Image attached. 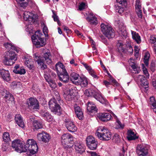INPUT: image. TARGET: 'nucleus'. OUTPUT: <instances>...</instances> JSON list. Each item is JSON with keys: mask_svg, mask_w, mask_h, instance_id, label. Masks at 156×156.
Wrapping results in <instances>:
<instances>
[{"mask_svg": "<svg viewBox=\"0 0 156 156\" xmlns=\"http://www.w3.org/2000/svg\"><path fill=\"white\" fill-rule=\"evenodd\" d=\"M48 105L51 112L58 115L61 114V108L59 105L56 103L55 98L51 99L48 102Z\"/></svg>", "mask_w": 156, "mask_h": 156, "instance_id": "6", "label": "nucleus"}, {"mask_svg": "<svg viewBox=\"0 0 156 156\" xmlns=\"http://www.w3.org/2000/svg\"><path fill=\"white\" fill-rule=\"evenodd\" d=\"M80 77L78 74L74 72L72 73L70 76V80L73 84L77 85L79 80Z\"/></svg>", "mask_w": 156, "mask_h": 156, "instance_id": "23", "label": "nucleus"}, {"mask_svg": "<svg viewBox=\"0 0 156 156\" xmlns=\"http://www.w3.org/2000/svg\"><path fill=\"white\" fill-rule=\"evenodd\" d=\"M46 50L47 51L44 53L43 58H40L36 60L37 63L41 66V68L42 69L45 70L47 68L46 65L44 64V62L45 61L48 64H50L52 62L51 59V54L48 50Z\"/></svg>", "mask_w": 156, "mask_h": 156, "instance_id": "3", "label": "nucleus"}, {"mask_svg": "<svg viewBox=\"0 0 156 156\" xmlns=\"http://www.w3.org/2000/svg\"><path fill=\"white\" fill-rule=\"evenodd\" d=\"M0 92L2 96H5V95H6L7 94H8V93H9L5 89H2L1 90Z\"/></svg>", "mask_w": 156, "mask_h": 156, "instance_id": "58", "label": "nucleus"}, {"mask_svg": "<svg viewBox=\"0 0 156 156\" xmlns=\"http://www.w3.org/2000/svg\"><path fill=\"white\" fill-rule=\"evenodd\" d=\"M21 145L20 146V148L21 149L23 150V151H21V153L23 152H26L27 151V148H26V144L21 142Z\"/></svg>", "mask_w": 156, "mask_h": 156, "instance_id": "57", "label": "nucleus"}, {"mask_svg": "<svg viewBox=\"0 0 156 156\" xmlns=\"http://www.w3.org/2000/svg\"><path fill=\"white\" fill-rule=\"evenodd\" d=\"M86 141L87 145H88L96 140L94 137L92 136H90L87 137Z\"/></svg>", "mask_w": 156, "mask_h": 156, "instance_id": "43", "label": "nucleus"}, {"mask_svg": "<svg viewBox=\"0 0 156 156\" xmlns=\"http://www.w3.org/2000/svg\"><path fill=\"white\" fill-rule=\"evenodd\" d=\"M11 86L13 88H16L20 87L21 86V84L19 82L14 81L11 83Z\"/></svg>", "mask_w": 156, "mask_h": 156, "instance_id": "48", "label": "nucleus"}, {"mask_svg": "<svg viewBox=\"0 0 156 156\" xmlns=\"http://www.w3.org/2000/svg\"><path fill=\"white\" fill-rule=\"evenodd\" d=\"M61 142L65 148H70L73 146V139L72 136L68 133L63 134L61 137Z\"/></svg>", "mask_w": 156, "mask_h": 156, "instance_id": "4", "label": "nucleus"}, {"mask_svg": "<svg viewBox=\"0 0 156 156\" xmlns=\"http://www.w3.org/2000/svg\"><path fill=\"white\" fill-rule=\"evenodd\" d=\"M95 135L101 140L108 141L111 139V133L103 127H99L97 129Z\"/></svg>", "mask_w": 156, "mask_h": 156, "instance_id": "1", "label": "nucleus"}, {"mask_svg": "<svg viewBox=\"0 0 156 156\" xmlns=\"http://www.w3.org/2000/svg\"><path fill=\"white\" fill-rule=\"evenodd\" d=\"M60 80L64 83H67L69 80V76L66 70H64V72H62L58 76Z\"/></svg>", "mask_w": 156, "mask_h": 156, "instance_id": "21", "label": "nucleus"}, {"mask_svg": "<svg viewBox=\"0 0 156 156\" xmlns=\"http://www.w3.org/2000/svg\"><path fill=\"white\" fill-rule=\"evenodd\" d=\"M149 146L148 145H138L136 148V152L138 156H148Z\"/></svg>", "mask_w": 156, "mask_h": 156, "instance_id": "7", "label": "nucleus"}, {"mask_svg": "<svg viewBox=\"0 0 156 156\" xmlns=\"http://www.w3.org/2000/svg\"><path fill=\"white\" fill-rule=\"evenodd\" d=\"M4 46L8 50L10 51V50H13L16 51L17 52H18V50L15 47L10 43H7L4 44Z\"/></svg>", "mask_w": 156, "mask_h": 156, "instance_id": "39", "label": "nucleus"}, {"mask_svg": "<svg viewBox=\"0 0 156 156\" xmlns=\"http://www.w3.org/2000/svg\"><path fill=\"white\" fill-rule=\"evenodd\" d=\"M101 32L108 39L114 37V31L110 26L101 23Z\"/></svg>", "mask_w": 156, "mask_h": 156, "instance_id": "5", "label": "nucleus"}, {"mask_svg": "<svg viewBox=\"0 0 156 156\" xmlns=\"http://www.w3.org/2000/svg\"><path fill=\"white\" fill-rule=\"evenodd\" d=\"M13 72L16 74L20 75L24 74L26 73L25 69L22 67H20L19 69H13Z\"/></svg>", "mask_w": 156, "mask_h": 156, "instance_id": "41", "label": "nucleus"}, {"mask_svg": "<svg viewBox=\"0 0 156 156\" xmlns=\"http://www.w3.org/2000/svg\"><path fill=\"white\" fill-rule=\"evenodd\" d=\"M134 80L137 82H140L144 88L147 89L148 87V83L145 76L143 75H137L134 77Z\"/></svg>", "mask_w": 156, "mask_h": 156, "instance_id": "11", "label": "nucleus"}, {"mask_svg": "<svg viewBox=\"0 0 156 156\" xmlns=\"http://www.w3.org/2000/svg\"><path fill=\"white\" fill-rule=\"evenodd\" d=\"M135 11L139 18L141 19L142 17V8L140 0H136L135 5Z\"/></svg>", "mask_w": 156, "mask_h": 156, "instance_id": "14", "label": "nucleus"}, {"mask_svg": "<svg viewBox=\"0 0 156 156\" xmlns=\"http://www.w3.org/2000/svg\"><path fill=\"white\" fill-rule=\"evenodd\" d=\"M91 90L92 92L90 93L91 95L90 96H93L98 101H99L102 104H106L108 103L106 99L103 97L101 94H98V96L96 94L95 91L92 90Z\"/></svg>", "mask_w": 156, "mask_h": 156, "instance_id": "17", "label": "nucleus"}, {"mask_svg": "<svg viewBox=\"0 0 156 156\" xmlns=\"http://www.w3.org/2000/svg\"><path fill=\"white\" fill-rule=\"evenodd\" d=\"M42 35L41 31L38 30L36 31L35 34L31 37L32 42L37 48L43 47L45 44L44 38L41 37Z\"/></svg>", "mask_w": 156, "mask_h": 156, "instance_id": "2", "label": "nucleus"}, {"mask_svg": "<svg viewBox=\"0 0 156 156\" xmlns=\"http://www.w3.org/2000/svg\"><path fill=\"white\" fill-rule=\"evenodd\" d=\"M17 59V57L15 53L13 51H10L9 55L5 57L4 62L7 65L11 66Z\"/></svg>", "mask_w": 156, "mask_h": 156, "instance_id": "8", "label": "nucleus"}, {"mask_svg": "<svg viewBox=\"0 0 156 156\" xmlns=\"http://www.w3.org/2000/svg\"><path fill=\"white\" fill-rule=\"evenodd\" d=\"M149 104L152 105V107H155L156 106V101L155 98L152 97H150Z\"/></svg>", "mask_w": 156, "mask_h": 156, "instance_id": "51", "label": "nucleus"}, {"mask_svg": "<svg viewBox=\"0 0 156 156\" xmlns=\"http://www.w3.org/2000/svg\"><path fill=\"white\" fill-rule=\"evenodd\" d=\"M3 141L6 143L10 141V135L9 133L7 132H4L2 136Z\"/></svg>", "mask_w": 156, "mask_h": 156, "instance_id": "40", "label": "nucleus"}, {"mask_svg": "<svg viewBox=\"0 0 156 156\" xmlns=\"http://www.w3.org/2000/svg\"><path fill=\"white\" fill-rule=\"evenodd\" d=\"M25 63L30 69H32L33 67V61L32 59L24 58Z\"/></svg>", "mask_w": 156, "mask_h": 156, "instance_id": "35", "label": "nucleus"}, {"mask_svg": "<svg viewBox=\"0 0 156 156\" xmlns=\"http://www.w3.org/2000/svg\"><path fill=\"white\" fill-rule=\"evenodd\" d=\"M90 15L92 17H87L86 18V20L90 24L96 25L98 23L97 18L95 16H93V13H90Z\"/></svg>", "mask_w": 156, "mask_h": 156, "instance_id": "26", "label": "nucleus"}, {"mask_svg": "<svg viewBox=\"0 0 156 156\" xmlns=\"http://www.w3.org/2000/svg\"><path fill=\"white\" fill-rule=\"evenodd\" d=\"M127 50L129 53H132L133 52V49L131 45H129L127 46Z\"/></svg>", "mask_w": 156, "mask_h": 156, "instance_id": "62", "label": "nucleus"}, {"mask_svg": "<svg viewBox=\"0 0 156 156\" xmlns=\"http://www.w3.org/2000/svg\"><path fill=\"white\" fill-rule=\"evenodd\" d=\"M27 104L28 108L31 110L39 109V102L36 98L32 97L29 98L27 100Z\"/></svg>", "mask_w": 156, "mask_h": 156, "instance_id": "9", "label": "nucleus"}, {"mask_svg": "<svg viewBox=\"0 0 156 156\" xmlns=\"http://www.w3.org/2000/svg\"><path fill=\"white\" fill-rule=\"evenodd\" d=\"M0 75L1 77L4 80L9 82L11 80L10 74L8 70L2 69L0 70Z\"/></svg>", "mask_w": 156, "mask_h": 156, "instance_id": "16", "label": "nucleus"}, {"mask_svg": "<svg viewBox=\"0 0 156 156\" xmlns=\"http://www.w3.org/2000/svg\"><path fill=\"white\" fill-rule=\"evenodd\" d=\"M109 80L111 81L112 83V84L114 85L117 86L119 85L118 83L117 82L116 80L111 76H110Z\"/></svg>", "mask_w": 156, "mask_h": 156, "instance_id": "54", "label": "nucleus"}, {"mask_svg": "<svg viewBox=\"0 0 156 156\" xmlns=\"http://www.w3.org/2000/svg\"><path fill=\"white\" fill-rule=\"evenodd\" d=\"M119 33L120 34L123 36L126 35L127 33L126 31V28L125 26L120 24L119 26Z\"/></svg>", "mask_w": 156, "mask_h": 156, "instance_id": "37", "label": "nucleus"}, {"mask_svg": "<svg viewBox=\"0 0 156 156\" xmlns=\"http://www.w3.org/2000/svg\"><path fill=\"white\" fill-rule=\"evenodd\" d=\"M75 94L73 89H70L68 92L67 94L65 97L66 100L68 101H71L74 98Z\"/></svg>", "mask_w": 156, "mask_h": 156, "instance_id": "30", "label": "nucleus"}, {"mask_svg": "<svg viewBox=\"0 0 156 156\" xmlns=\"http://www.w3.org/2000/svg\"><path fill=\"white\" fill-rule=\"evenodd\" d=\"M65 123L66 128L69 132H74L76 131L77 128L73 121L67 119L65 121Z\"/></svg>", "mask_w": 156, "mask_h": 156, "instance_id": "15", "label": "nucleus"}, {"mask_svg": "<svg viewBox=\"0 0 156 156\" xmlns=\"http://www.w3.org/2000/svg\"><path fill=\"white\" fill-rule=\"evenodd\" d=\"M115 128L117 129H122L124 127V125L122 124L118 120H117L115 123Z\"/></svg>", "mask_w": 156, "mask_h": 156, "instance_id": "50", "label": "nucleus"}, {"mask_svg": "<svg viewBox=\"0 0 156 156\" xmlns=\"http://www.w3.org/2000/svg\"><path fill=\"white\" fill-rule=\"evenodd\" d=\"M38 149V147L36 142L35 144H33L32 146H30L27 151H29L32 154H34L37 151Z\"/></svg>", "mask_w": 156, "mask_h": 156, "instance_id": "32", "label": "nucleus"}, {"mask_svg": "<svg viewBox=\"0 0 156 156\" xmlns=\"http://www.w3.org/2000/svg\"><path fill=\"white\" fill-rule=\"evenodd\" d=\"M37 136L39 141L45 143L48 142L51 139V137L49 134L44 131L38 133Z\"/></svg>", "mask_w": 156, "mask_h": 156, "instance_id": "12", "label": "nucleus"}, {"mask_svg": "<svg viewBox=\"0 0 156 156\" xmlns=\"http://www.w3.org/2000/svg\"><path fill=\"white\" fill-rule=\"evenodd\" d=\"M58 67L62 70V72H64V70H66L63 64L61 63H58L56 64V69L57 71H58Z\"/></svg>", "mask_w": 156, "mask_h": 156, "instance_id": "45", "label": "nucleus"}, {"mask_svg": "<svg viewBox=\"0 0 156 156\" xmlns=\"http://www.w3.org/2000/svg\"><path fill=\"white\" fill-rule=\"evenodd\" d=\"M138 138V136L136 134H135L131 130L128 131L127 138L128 140H135Z\"/></svg>", "mask_w": 156, "mask_h": 156, "instance_id": "28", "label": "nucleus"}, {"mask_svg": "<svg viewBox=\"0 0 156 156\" xmlns=\"http://www.w3.org/2000/svg\"><path fill=\"white\" fill-rule=\"evenodd\" d=\"M98 117L100 120L104 122H107L112 118L111 115L108 113H99L98 115Z\"/></svg>", "mask_w": 156, "mask_h": 156, "instance_id": "19", "label": "nucleus"}, {"mask_svg": "<svg viewBox=\"0 0 156 156\" xmlns=\"http://www.w3.org/2000/svg\"><path fill=\"white\" fill-rule=\"evenodd\" d=\"M53 14L52 17L53 18L54 21L57 22L58 24L59 25L60 22L58 19V16L54 13L53 11Z\"/></svg>", "mask_w": 156, "mask_h": 156, "instance_id": "55", "label": "nucleus"}, {"mask_svg": "<svg viewBox=\"0 0 156 156\" xmlns=\"http://www.w3.org/2000/svg\"><path fill=\"white\" fill-rule=\"evenodd\" d=\"M88 83L87 78L85 77H80L79 80L77 85H80L82 87H84L87 86Z\"/></svg>", "mask_w": 156, "mask_h": 156, "instance_id": "27", "label": "nucleus"}, {"mask_svg": "<svg viewBox=\"0 0 156 156\" xmlns=\"http://www.w3.org/2000/svg\"><path fill=\"white\" fill-rule=\"evenodd\" d=\"M117 3L120 5L123 6H119L118 4L115 5V9L116 12H119V14L122 13L124 10V7H126L127 4V0H116Z\"/></svg>", "mask_w": 156, "mask_h": 156, "instance_id": "10", "label": "nucleus"}, {"mask_svg": "<svg viewBox=\"0 0 156 156\" xmlns=\"http://www.w3.org/2000/svg\"><path fill=\"white\" fill-rule=\"evenodd\" d=\"M94 78L97 79L98 78V77L96 75V73L94 70L89 73Z\"/></svg>", "mask_w": 156, "mask_h": 156, "instance_id": "59", "label": "nucleus"}, {"mask_svg": "<svg viewBox=\"0 0 156 156\" xmlns=\"http://www.w3.org/2000/svg\"><path fill=\"white\" fill-rule=\"evenodd\" d=\"M152 83L153 87L156 89V79H153L152 80Z\"/></svg>", "mask_w": 156, "mask_h": 156, "instance_id": "64", "label": "nucleus"}, {"mask_svg": "<svg viewBox=\"0 0 156 156\" xmlns=\"http://www.w3.org/2000/svg\"><path fill=\"white\" fill-rule=\"evenodd\" d=\"M150 54L148 52L145 53L144 56V62L145 64L147 66L148 64V61L150 57Z\"/></svg>", "mask_w": 156, "mask_h": 156, "instance_id": "47", "label": "nucleus"}, {"mask_svg": "<svg viewBox=\"0 0 156 156\" xmlns=\"http://www.w3.org/2000/svg\"><path fill=\"white\" fill-rule=\"evenodd\" d=\"M15 120L16 123L20 127L23 128L25 126L24 122L21 115L20 114H17L15 116Z\"/></svg>", "mask_w": 156, "mask_h": 156, "instance_id": "24", "label": "nucleus"}, {"mask_svg": "<svg viewBox=\"0 0 156 156\" xmlns=\"http://www.w3.org/2000/svg\"><path fill=\"white\" fill-rule=\"evenodd\" d=\"M40 114L45 120L48 122L52 121L53 119L52 117L48 112L44 109L41 110L40 111Z\"/></svg>", "mask_w": 156, "mask_h": 156, "instance_id": "22", "label": "nucleus"}, {"mask_svg": "<svg viewBox=\"0 0 156 156\" xmlns=\"http://www.w3.org/2000/svg\"><path fill=\"white\" fill-rule=\"evenodd\" d=\"M97 142L95 141L90 144L87 145L88 147L91 150H94L97 147Z\"/></svg>", "mask_w": 156, "mask_h": 156, "instance_id": "46", "label": "nucleus"}, {"mask_svg": "<svg viewBox=\"0 0 156 156\" xmlns=\"http://www.w3.org/2000/svg\"><path fill=\"white\" fill-rule=\"evenodd\" d=\"M91 90H85L84 94L87 97H89L90 96V95H91L90 93H91Z\"/></svg>", "mask_w": 156, "mask_h": 156, "instance_id": "61", "label": "nucleus"}, {"mask_svg": "<svg viewBox=\"0 0 156 156\" xmlns=\"http://www.w3.org/2000/svg\"><path fill=\"white\" fill-rule=\"evenodd\" d=\"M75 113L77 118L80 120H82L83 118V115L82 110L79 106L75 107Z\"/></svg>", "mask_w": 156, "mask_h": 156, "instance_id": "25", "label": "nucleus"}, {"mask_svg": "<svg viewBox=\"0 0 156 156\" xmlns=\"http://www.w3.org/2000/svg\"><path fill=\"white\" fill-rule=\"evenodd\" d=\"M113 140L117 143H119L120 142V139L119 135L117 134H115L113 136L112 138Z\"/></svg>", "mask_w": 156, "mask_h": 156, "instance_id": "49", "label": "nucleus"}, {"mask_svg": "<svg viewBox=\"0 0 156 156\" xmlns=\"http://www.w3.org/2000/svg\"><path fill=\"white\" fill-rule=\"evenodd\" d=\"M97 109L94 104L92 103L89 102L88 103L87 110L89 112H94L97 111Z\"/></svg>", "mask_w": 156, "mask_h": 156, "instance_id": "34", "label": "nucleus"}, {"mask_svg": "<svg viewBox=\"0 0 156 156\" xmlns=\"http://www.w3.org/2000/svg\"><path fill=\"white\" fill-rule=\"evenodd\" d=\"M130 66L133 69V70L135 71V73H140V70L138 66H136L134 63L132 62L131 64H130Z\"/></svg>", "mask_w": 156, "mask_h": 156, "instance_id": "44", "label": "nucleus"}, {"mask_svg": "<svg viewBox=\"0 0 156 156\" xmlns=\"http://www.w3.org/2000/svg\"><path fill=\"white\" fill-rule=\"evenodd\" d=\"M117 46L118 49V50L119 52H125L126 51L125 48V45L121 43L118 42L117 44Z\"/></svg>", "mask_w": 156, "mask_h": 156, "instance_id": "38", "label": "nucleus"}, {"mask_svg": "<svg viewBox=\"0 0 156 156\" xmlns=\"http://www.w3.org/2000/svg\"><path fill=\"white\" fill-rule=\"evenodd\" d=\"M143 71L144 74L147 77H148L149 74L147 72V70L146 68L144 67L143 68Z\"/></svg>", "mask_w": 156, "mask_h": 156, "instance_id": "63", "label": "nucleus"}, {"mask_svg": "<svg viewBox=\"0 0 156 156\" xmlns=\"http://www.w3.org/2000/svg\"><path fill=\"white\" fill-rule=\"evenodd\" d=\"M50 86L52 88H55L56 87V84L55 82L52 80H49L48 82Z\"/></svg>", "mask_w": 156, "mask_h": 156, "instance_id": "53", "label": "nucleus"}, {"mask_svg": "<svg viewBox=\"0 0 156 156\" xmlns=\"http://www.w3.org/2000/svg\"><path fill=\"white\" fill-rule=\"evenodd\" d=\"M24 20L26 21H28L30 23L34 21V15L29 12L25 11L23 14Z\"/></svg>", "mask_w": 156, "mask_h": 156, "instance_id": "18", "label": "nucleus"}, {"mask_svg": "<svg viewBox=\"0 0 156 156\" xmlns=\"http://www.w3.org/2000/svg\"><path fill=\"white\" fill-rule=\"evenodd\" d=\"M5 101L7 103H10L14 101V98L12 95L9 93L4 97Z\"/></svg>", "mask_w": 156, "mask_h": 156, "instance_id": "36", "label": "nucleus"}, {"mask_svg": "<svg viewBox=\"0 0 156 156\" xmlns=\"http://www.w3.org/2000/svg\"><path fill=\"white\" fill-rule=\"evenodd\" d=\"M85 4L84 2H81L79 5V9L80 10H81L85 9Z\"/></svg>", "mask_w": 156, "mask_h": 156, "instance_id": "60", "label": "nucleus"}, {"mask_svg": "<svg viewBox=\"0 0 156 156\" xmlns=\"http://www.w3.org/2000/svg\"><path fill=\"white\" fill-rule=\"evenodd\" d=\"M43 32L45 35L48 34V30L47 26L44 24L42 25Z\"/></svg>", "mask_w": 156, "mask_h": 156, "instance_id": "56", "label": "nucleus"}, {"mask_svg": "<svg viewBox=\"0 0 156 156\" xmlns=\"http://www.w3.org/2000/svg\"><path fill=\"white\" fill-rule=\"evenodd\" d=\"M36 142L33 139H28L27 142L26 144V148L27 149V150L29 148L30 146H32V145L33 144H35Z\"/></svg>", "mask_w": 156, "mask_h": 156, "instance_id": "42", "label": "nucleus"}, {"mask_svg": "<svg viewBox=\"0 0 156 156\" xmlns=\"http://www.w3.org/2000/svg\"><path fill=\"white\" fill-rule=\"evenodd\" d=\"M21 142L18 140H15L13 141L12 144V147L15 149L17 152L21 153V151L23 150L21 149L20 146H21Z\"/></svg>", "mask_w": 156, "mask_h": 156, "instance_id": "20", "label": "nucleus"}, {"mask_svg": "<svg viewBox=\"0 0 156 156\" xmlns=\"http://www.w3.org/2000/svg\"><path fill=\"white\" fill-rule=\"evenodd\" d=\"M74 146L76 151L77 153L81 154L84 152L85 146L80 141H75L74 144Z\"/></svg>", "mask_w": 156, "mask_h": 156, "instance_id": "13", "label": "nucleus"}, {"mask_svg": "<svg viewBox=\"0 0 156 156\" xmlns=\"http://www.w3.org/2000/svg\"><path fill=\"white\" fill-rule=\"evenodd\" d=\"M131 34L133 39L138 44H140L141 42L140 36L136 32L131 30Z\"/></svg>", "mask_w": 156, "mask_h": 156, "instance_id": "29", "label": "nucleus"}, {"mask_svg": "<svg viewBox=\"0 0 156 156\" xmlns=\"http://www.w3.org/2000/svg\"><path fill=\"white\" fill-rule=\"evenodd\" d=\"M33 126L34 129H38L42 128L43 125L40 121L35 120L33 122Z\"/></svg>", "mask_w": 156, "mask_h": 156, "instance_id": "33", "label": "nucleus"}, {"mask_svg": "<svg viewBox=\"0 0 156 156\" xmlns=\"http://www.w3.org/2000/svg\"><path fill=\"white\" fill-rule=\"evenodd\" d=\"M82 64L87 70L89 73L91 72L93 70L90 66L88 65L86 63L84 62H82Z\"/></svg>", "mask_w": 156, "mask_h": 156, "instance_id": "52", "label": "nucleus"}, {"mask_svg": "<svg viewBox=\"0 0 156 156\" xmlns=\"http://www.w3.org/2000/svg\"><path fill=\"white\" fill-rule=\"evenodd\" d=\"M25 0H16V1L18 3L20 4V7L23 8H25L26 7L28 3H31L33 2V0H27V2L26 1L25 2H23Z\"/></svg>", "mask_w": 156, "mask_h": 156, "instance_id": "31", "label": "nucleus"}]
</instances>
